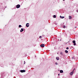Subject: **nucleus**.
<instances>
[{
	"label": "nucleus",
	"instance_id": "14",
	"mask_svg": "<svg viewBox=\"0 0 78 78\" xmlns=\"http://www.w3.org/2000/svg\"><path fill=\"white\" fill-rule=\"evenodd\" d=\"M19 28H21V27H22V26H21V25H19Z\"/></svg>",
	"mask_w": 78,
	"mask_h": 78
},
{
	"label": "nucleus",
	"instance_id": "9",
	"mask_svg": "<svg viewBox=\"0 0 78 78\" xmlns=\"http://www.w3.org/2000/svg\"><path fill=\"white\" fill-rule=\"evenodd\" d=\"M69 19H72V16H69Z\"/></svg>",
	"mask_w": 78,
	"mask_h": 78
},
{
	"label": "nucleus",
	"instance_id": "6",
	"mask_svg": "<svg viewBox=\"0 0 78 78\" xmlns=\"http://www.w3.org/2000/svg\"><path fill=\"white\" fill-rule=\"evenodd\" d=\"M73 71H72V72H71L70 73V75H73Z\"/></svg>",
	"mask_w": 78,
	"mask_h": 78
},
{
	"label": "nucleus",
	"instance_id": "24",
	"mask_svg": "<svg viewBox=\"0 0 78 78\" xmlns=\"http://www.w3.org/2000/svg\"><path fill=\"white\" fill-rule=\"evenodd\" d=\"M59 74H58V76H59Z\"/></svg>",
	"mask_w": 78,
	"mask_h": 78
},
{
	"label": "nucleus",
	"instance_id": "25",
	"mask_svg": "<svg viewBox=\"0 0 78 78\" xmlns=\"http://www.w3.org/2000/svg\"><path fill=\"white\" fill-rule=\"evenodd\" d=\"M72 59H73V58H72Z\"/></svg>",
	"mask_w": 78,
	"mask_h": 78
},
{
	"label": "nucleus",
	"instance_id": "10",
	"mask_svg": "<svg viewBox=\"0 0 78 78\" xmlns=\"http://www.w3.org/2000/svg\"><path fill=\"white\" fill-rule=\"evenodd\" d=\"M56 59L57 60H59V58L58 57H56Z\"/></svg>",
	"mask_w": 78,
	"mask_h": 78
},
{
	"label": "nucleus",
	"instance_id": "1",
	"mask_svg": "<svg viewBox=\"0 0 78 78\" xmlns=\"http://www.w3.org/2000/svg\"><path fill=\"white\" fill-rule=\"evenodd\" d=\"M16 7L17 8H19L20 7V5L18 4L16 5Z\"/></svg>",
	"mask_w": 78,
	"mask_h": 78
},
{
	"label": "nucleus",
	"instance_id": "12",
	"mask_svg": "<svg viewBox=\"0 0 78 78\" xmlns=\"http://www.w3.org/2000/svg\"><path fill=\"white\" fill-rule=\"evenodd\" d=\"M65 53H68V51L67 50H65Z\"/></svg>",
	"mask_w": 78,
	"mask_h": 78
},
{
	"label": "nucleus",
	"instance_id": "2",
	"mask_svg": "<svg viewBox=\"0 0 78 78\" xmlns=\"http://www.w3.org/2000/svg\"><path fill=\"white\" fill-rule=\"evenodd\" d=\"M73 43L74 45H76V43H75V41L73 40Z\"/></svg>",
	"mask_w": 78,
	"mask_h": 78
},
{
	"label": "nucleus",
	"instance_id": "16",
	"mask_svg": "<svg viewBox=\"0 0 78 78\" xmlns=\"http://www.w3.org/2000/svg\"><path fill=\"white\" fill-rule=\"evenodd\" d=\"M63 28H66V26H64L63 27Z\"/></svg>",
	"mask_w": 78,
	"mask_h": 78
},
{
	"label": "nucleus",
	"instance_id": "13",
	"mask_svg": "<svg viewBox=\"0 0 78 78\" xmlns=\"http://www.w3.org/2000/svg\"><path fill=\"white\" fill-rule=\"evenodd\" d=\"M56 15H54L53 16V18H56Z\"/></svg>",
	"mask_w": 78,
	"mask_h": 78
},
{
	"label": "nucleus",
	"instance_id": "4",
	"mask_svg": "<svg viewBox=\"0 0 78 78\" xmlns=\"http://www.w3.org/2000/svg\"><path fill=\"white\" fill-rule=\"evenodd\" d=\"M30 26V24L29 23H27L26 24V26L27 27H28Z\"/></svg>",
	"mask_w": 78,
	"mask_h": 78
},
{
	"label": "nucleus",
	"instance_id": "21",
	"mask_svg": "<svg viewBox=\"0 0 78 78\" xmlns=\"http://www.w3.org/2000/svg\"><path fill=\"white\" fill-rule=\"evenodd\" d=\"M75 69H74L73 70V71H74V70H75Z\"/></svg>",
	"mask_w": 78,
	"mask_h": 78
},
{
	"label": "nucleus",
	"instance_id": "7",
	"mask_svg": "<svg viewBox=\"0 0 78 78\" xmlns=\"http://www.w3.org/2000/svg\"><path fill=\"white\" fill-rule=\"evenodd\" d=\"M24 30L22 28L21 30H20V32H22V31H23Z\"/></svg>",
	"mask_w": 78,
	"mask_h": 78
},
{
	"label": "nucleus",
	"instance_id": "20",
	"mask_svg": "<svg viewBox=\"0 0 78 78\" xmlns=\"http://www.w3.org/2000/svg\"><path fill=\"white\" fill-rule=\"evenodd\" d=\"M76 11H77V12H78V10H77Z\"/></svg>",
	"mask_w": 78,
	"mask_h": 78
},
{
	"label": "nucleus",
	"instance_id": "23",
	"mask_svg": "<svg viewBox=\"0 0 78 78\" xmlns=\"http://www.w3.org/2000/svg\"><path fill=\"white\" fill-rule=\"evenodd\" d=\"M76 28V27H75V28Z\"/></svg>",
	"mask_w": 78,
	"mask_h": 78
},
{
	"label": "nucleus",
	"instance_id": "11",
	"mask_svg": "<svg viewBox=\"0 0 78 78\" xmlns=\"http://www.w3.org/2000/svg\"><path fill=\"white\" fill-rule=\"evenodd\" d=\"M60 73H63V71L62 70H60Z\"/></svg>",
	"mask_w": 78,
	"mask_h": 78
},
{
	"label": "nucleus",
	"instance_id": "15",
	"mask_svg": "<svg viewBox=\"0 0 78 78\" xmlns=\"http://www.w3.org/2000/svg\"><path fill=\"white\" fill-rule=\"evenodd\" d=\"M60 55H63V54H62V52H61Z\"/></svg>",
	"mask_w": 78,
	"mask_h": 78
},
{
	"label": "nucleus",
	"instance_id": "26",
	"mask_svg": "<svg viewBox=\"0 0 78 78\" xmlns=\"http://www.w3.org/2000/svg\"><path fill=\"white\" fill-rule=\"evenodd\" d=\"M63 0V1H64V0Z\"/></svg>",
	"mask_w": 78,
	"mask_h": 78
},
{
	"label": "nucleus",
	"instance_id": "27",
	"mask_svg": "<svg viewBox=\"0 0 78 78\" xmlns=\"http://www.w3.org/2000/svg\"><path fill=\"white\" fill-rule=\"evenodd\" d=\"M60 41H61V40L60 39Z\"/></svg>",
	"mask_w": 78,
	"mask_h": 78
},
{
	"label": "nucleus",
	"instance_id": "19",
	"mask_svg": "<svg viewBox=\"0 0 78 78\" xmlns=\"http://www.w3.org/2000/svg\"><path fill=\"white\" fill-rule=\"evenodd\" d=\"M55 64H56V65H58V63H55Z\"/></svg>",
	"mask_w": 78,
	"mask_h": 78
},
{
	"label": "nucleus",
	"instance_id": "8",
	"mask_svg": "<svg viewBox=\"0 0 78 78\" xmlns=\"http://www.w3.org/2000/svg\"><path fill=\"white\" fill-rule=\"evenodd\" d=\"M60 17L61 18V19H64V16H60Z\"/></svg>",
	"mask_w": 78,
	"mask_h": 78
},
{
	"label": "nucleus",
	"instance_id": "3",
	"mask_svg": "<svg viewBox=\"0 0 78 78\" xmlns=\"http://www.w3.org/2000/svg\"><path fill=\"white\" fill-rule=\"evenodd\" d=\"M40 46L41 47H44L45 45H44V44H42Z\"/></svg>",
	"mask_w": 78,
	"mask_h": 78
},
{
	"label": "nucleus",
	"instance_id": "22",
	"mask_svg": "<svg viewBox=\"0 0 78 78\" xmlns=\"http://www.w3.org/2000/svg\"><path fill=\"white\" fill-rule=\"evenodd\" d=\"M24 64H25V61H24Z\"/></svg>",
	"mask_w": 78,
	"mask_h": 78
},
{
	"label": "nucleus",
	"instance_id": "5",
	"mask_svg": "<svg viewBox=\"0 0 78 78\" xmlns=\"http://www.w3.org/2000/svg\"><path fill=\"white\" fill-rule=\"evenodd\" d=\"M21 72L23 73V72H25V71L24 70H20Z\"/></svg>",
	"mask_w": 78,
	"mask_h": 78
},
{
	"label": "nucleus",
	"instance_id": "17",
	"mask_svg": "<svg viewBox=\"0 0 78 78\" xmlns=\"http://www.w3.org/2000/svg\"><path fill=\"white\" fill-rule=\"evenodd\" d=\"M39 38H42V36H40L39 37Z\"/></svg>",
	"mask_w": 78,
	"mask_h": 78
},
{
	"label": "nucleus",
	"instance_id": "18",
	"mask_svg": "<svg viewBox=\"0 0 78 78\" xmlns=\"http://www.w3.org/2000/svg\"><path fill=\"white\" fill-rule=\"evenodd\" d=\"M66 49H67V50H68L69 49V48L67 47L66 48Z\"/></svg>",
	"mask_w": 78,
	"mask_h": 78
}]
</instances>
